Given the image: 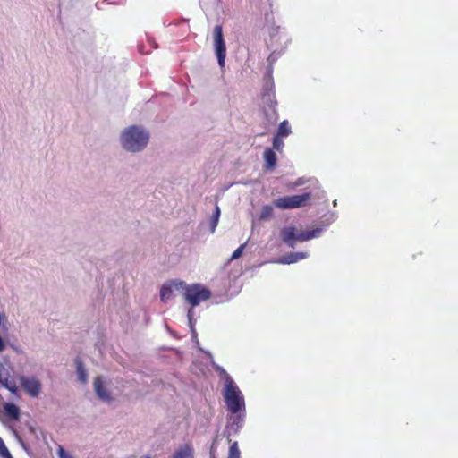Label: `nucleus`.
I'll use <instances>...</instances> for the list:
<instances>
[{
	"label": "nucleus",
	"mask_w": 458,
	"mask_h": 458,
	"mask_svg": "<svg viewBox=\"0 0 458 458\" xmlns=\"http://www.w3.org/2000/svg\"><path fill=\"white\" fill-rule=\"evenodd\" d=\"M149 140V134L143 128L132 125L123 131L121 142L128 151L138 152L142 150Z\"/></svg>",
	"instance_id": "nucleus-1"
},
{
	"label": "nucleus",
	"mask_w": 458,
	"mask_h": 458,
	"mask_svg": "<svg viewBox=\"0 0 458 458\" xmlns=\"http://www.w3.org/2000/svg\"><path fill=\"white\" fill-rule=\"evenodd\" d=\"M224 398L230 412L237 413L245 408V403L242 392L235 385L233 378L225 373Z\"/></svg>",
	"instance_id": "nucleus-2"
},
{
	"label": "nucleus",
	"mask_w": 458,
	"mask_h": 458,
	"mask_svg": "<svg viewBox=\"0 0 458 458\" xmlns=\"http://www.w3.org/2000/svg\"><path fill=\"white\" fill-rule=\"evenodd\" d=\"M210 297L211 292L201 284H194L184 287V299L191 307L199 305Z\"/></svg>",
	"instance_id": "nucleus-3"
},
{
	"label": "nucleus",
	"mask_w": 458,
	"mask_h": 458,
	"mask_svg": "<svg viewBox=\"0 0 458 458\" xmlns=\"http://www.w3.org/2000/svg\"><path fill=\"white\" fill-rule=\"evenodd\" d=\"M311 194L310 192L301 195H292L278 198L274 205L280 209H293L306 207L310 204Z\"/></svg>",
	"instance_id": "nucleus-4"
},
{
	"label": "nucleus",
	"mask_w": 458,
	"mask_h": 458,
	"mask_svg": "<svg viewBox=\"0 0 458 458\" xmlns=\"http://www.w3.org/2000/svg\"><path fill=\"white\" fill-rule=\"evenodd\" d=\"M214 45L218 64L221 68H223L225 67V61L226 57V46L224 39L223 29L221 25H216L214 28Z\"/></svg>",
	"instance_id": "nucleus-5"
},
{
	"label": "nucleus",
	"mask_w": 458,
	"mask_h": 458,
	"mask_svg": "<svg viewBox=\"0 0 458 458\" xmlns=\"http://www.w3.org/2000/svg\"><path fill=\"white\" fill-rule=\"evenodd\" d=\"M21 388L31 397H38L41 392L42 385L36 377H20Z\"/></svg>",
	"instance_id": "nucleus-6"
},
{
	"label": "nucleus",
	"mask_w": 458,
	"mask_h": 458,
	"mask_svg": "<svg viewBox=\"0 0 458 458\" xmlns=\"http://www.w3.org/2000/svg\"><path fill=\"white\" fill-rule=\"evenodd\" d=\"M0 385L9 390L12 394H16L18 386L15 380L9 376V372L4 366L0 363Z\"/></svg>",
	"instance_id": "nucleus-7"
},
{
	"label": "nucleus",
	"mask_w": 458,
	"mask_h": 458,
	"mask_svg": "<svg viewBox=\"0 0 458 458\" xmlns=\"http://www.w3.org/2000/svg\"><path fill=\"white\" fill-rule=\"evenodd\" d=\"M0 385L9 390L12 394H16L18 386L15 380L9 376V372L4 366L0 363Z\"/></svg>",
	"instance_id": "nucleus-8"
},
{
	"label": "nucleus",
	"mask_w": 458,
	"mask_h": 458,
	"mask_svg": "<svg viewBox=\"0 0 458 458\" xmlns=\"http://www.w3.org/2000/svg\"><path fill=\"white\" fill-rule=\"evenodd\" d=\"M298 234L295 233V227H285L281 231V239L286 243L289 247L294 248L295 242L297 240Z\"/></svg>",
	"instance_id": "nucleus-9"
},
{
	"label": "nucleus",
	"mask_w": 458,
	"mask_h": 458,
	"mask_svg": "<svg viewBox=\"0 0 458 458\" xmlns=\"http://www.w3.org/2000/svg\"><path fill=\"white\" fill-rule=\"evenodd\" d=\"M94 389L97 395L105 402H110L112 400L110 393L104 387L103 380L100 377H96L94 380Z\"/></svg>",
	"instance_id": "nucleus-10"
},
{
	"label": "nucleus",
	"mask_w": 458,
	"mask_h": 458,
	"mask_svg": "<svg viewBox=\"0 0 458 458\" xmlns=\"http://www.w3.org/2000/svg\"><path fill=\"white\" fill-rule=\"evenodd\" d=\"M171 458H194V448L191 444H184L174 453Z\"/></svg>",
	"instance_id": "nucleus-11"
},
{
	"label": "nucleus",
	"mask_w": 458,
	"mask_h": 458,
	"mask_svg": "<svg viewBox=\"0 0 458 458\" xmlns=\"http://www.w3.org/2000/svg\"><path fill=\"white\" fill-rule=\"evenodd\" d=\"M4 415L10 420H17L20 417V409L19 407L11 403H6L4 404Z\"/></svg>",
	"instance_id": "nucleus-12"
},
{
	"label": "nucleus",
	"mask_w": 458,
	"mask_h": 458,
	"mask_svg": "<svg viewBox=\"0 0 458 458\" xmlns=\"http://www.w3.org/2000/svg\"><path fill=\"white\" fill-rule=\"evenodd\" d=\"M265 165L267 170L273 169L276 165V156L271 148H267L264 152Z\"/></svg>",
	"instance_id": "nucleus-13"
},
{
	"label": "nucleus",
	"mask_w": 458,
	"mask_h": 458,
	"mask_svg": "<svg viewBox=\"0 0 458 458\" xmlns=\"http://www.w3.org/2000/svg\"><path fill=\"white\" fill-rule=\"evenodd\" d=\"M306 258V253L295 252L283 256L279 259V263L282 264H292Z\"/></svg>",
	"instance_id": "nucleus-14"
},
{
	"label": "nucleus",
	"mask_w": 458,
	"mask_h": 458,
	"mask_svg": "<svg viewBox=\"0 0 458 458\" xmlns=\"http://www.w3.org/2000/svg\"><path fill=\"white\" fill-rule=\"evenodd\" d=\"M320 233H321V229H319V228L303 231L298 234L297 240L299 242H306V241H309L310 239L319 236Z\"/></svg>",
	"instance_id": "nucleus-15"
},
{
	"label": "nucleus",
	"mask_w": 458,
	"mask_h": 458,
	"mask_svg": "<svg viewBox=\"0 0 458 458\" xmlns=\"http://www.w3.org/2000/svg\"><path fill=\"white\" fill-rule=\"evenodd\" d=\"M76 369L79 379L85 383L87 381V373L84 369L82 361L78 358L76 359Z\"/></svg>",
	"instance_id": "nucleus-16"
},
{
	"label": "nucleus",
	"mask_w": 458,
	"mask_h": 458,
	"mask_svg": "<svg viewBox=\"0 0 458 458\" xmlns=\"http://www.w3.org/2000/svg\"><path fill=\"white\" fill-rule=\"evenodd\" d=\"M291 133V128L286 120L280 123L278 126L277 135L280 137H286Z\"/></svg>",
	"instance_id": "nucleus-17"
},
{
	"label": "nucleus",
	"mask_w": 458,
	"mask_h": 458,
	"mask_svg": "<svg viewBox=\"0 0 458 458\" xmlns=\"http://www.w3.org/2000/svg\"><path fill=\"white\" fill-rule=\"evenodd\" d=\"M173 293L171 285H163L160 290V298L162 301H166L171 298Z\"/></svg>",
	"instance_id": "nucleus-18"
},
{
	"label": "nucleus",
	"mask_w": 458,
	"mask_h": 458,
	"mask_svg": "<svg viewBox=\"0 0 458 458\" xmlns=\"http://www.w3.org/2000/svg\"><path fill=\"white\" fill-rule=\"evenodd\" d=\"M273 214H274L273 208L269 205H266L262 208V209L260 211L259 218L261 220H266V219L272 217Z\"/></svg>",
	"instance_id": "nucleus-19"
},
{
	"label": "nucleus",
	"mask_w": 458,
	"mask_h": 458,
	"mask_svg": "<svg viewBox=\"0 0 458 458\" xmlns=\"http://www.w3.org/2000/svg\"><path fill=\"white\" fill-rule=\"evenodd\" d=\"M219 216H220V208L218 206H216L215 208V211L212 215V218H211V222H210L211 233H214L216 227L217 226Z\"/></svg>",
	"instance_id": "nucleus-20"
},
{
	"label": "nucleus",
	"mask_w": 458,
	"mask_h": 458,
	"mask_svg": "<svg viewBox=\"0 0 458 458\" xmlns=\"http://www.w3.org/2000/svg\"><path fill=\"white\" fill-rule=\"evenodd\" d=\"M228 458H240V451L238 448L237 442H234L231 445V446L229 448Z\"/></svg>",
	"instance_id": "nucleus-21"
},
{
	"label": "nucleus",
	"mask_w": 458,
	"mask_h": 458,
	"mask_svg": "<svg viewBox=\"0 0 458 458\" xmlns=\"http://www.w3.org/2000/svg\"><path fill=\"white\" fill-rule=\"evenodd\" d=\"M0 456L3 458H13L12 454H10L9 450L5 446L4 442L0 437Z\"/></svg>",
	"instance_id": "nucleus-22"
},
{
	"label": "nucleus",
	"mask_w": 458,
	"mask_h": 458,
	"mask_svg": "<svg viewBox=\"0 0 458 458\" xmlns=\"http://www.w3.org/2000/svg\"><path fill=\"white\" fill-rule=\"evenodd\" d=\"M283 146H284V142H283L282 137H280L279 135L276 134L273 139L274 148L280 151L282 149Z\"/></svg>",
	"instance_id": "nucleus-23"
},
{
	"label": "nucleus",
	"mask_w": 458,
	"mask_h": 458,
	"mask_svg": "<svg viewBox=\"0 0 458 458\" xmlns=\"http://www.w3.org/2000/svg\"><path fill=\"white\" fill-rule=\"evenodd\" d=\"M245 248V243L239 246L232 254L230 260L236 259L242 255L243 250Z\"/></svg>",
	"instance_id": "nucleus-24"
},
{
	"label": "nucleus",
	"mask_w": 458,
	"mask_h": 458,
	"mask_svg": "<svg viewBox=\"0 0 458 458\" xmlns=\"http://www.w3.org/2000/svg\"><path fill=\"white\" fill-rule=\"evenodd\" d=\"M58 454H59L60 458H73L71 454L66 453L62 446H59Z\"/></svg>",
	"instance_id": "nucleus-25"
},
{
	"label": "nucleus",
	"mask_w": 458,
	"mask_h": 458,
	"mask_svg": "<svg viewBox=\"0 0 458 458\" xmlns=\"http://www.w3.org/2000/svg\"><path fill=\"white\" fill-rule=\"evenodd\" d=\"M7 317L4 312H0V327H5Z\"/></svg>",
	"instance_id": "nucleus-26"
},
{
	"label": "nucleus",
	"mask_w": 458,
	"mask_h": 458,
	"mask_svg": "<svg viewBox=\"0 0 458 458\" xmlns=\"http://www.w3.org/2000/svg\"><path fill=\"white\" fill-rule=\"evenodd\" d=\"M4 348H5L4 343L2 339V337L0 336V352L4 351Z\"/></svg>",
	"instance_id": "nucleus-27"
},
{
	"label": "nucleus",
	"mask_w": 458,
	"mask_h": 458,
	"mask_svg": "<svg viewBox=\"0 0 458 458\" xmlns=\"http://www.w3.org/2000/svg\"><path fill=\"white\" fill-rule=\"evenodd\" d=\"M144 458H150V457H149V456H146V457H144Z\"/></svg>",
	"instance_id": "nucleus-28"
}]
</instances>
